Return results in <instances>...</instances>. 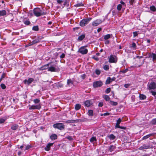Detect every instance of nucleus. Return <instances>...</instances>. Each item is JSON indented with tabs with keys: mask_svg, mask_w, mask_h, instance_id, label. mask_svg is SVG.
Instances as JSON below:
<instances>
[{
	"mask_svg": "<svg viewBox=\"0 0 156 156\" xmlns=\"http://www.w3.org/2000/svg\"><path fill=\"white\" fill-rule=\"evenodd\" d=\"M151 123L153 125H155L156 124V118L152 120Z\"/></svg>",
	"mask_w": 156,
	"mask_h": 156,
	"instance_id": "de8ad7c7",
	"label": "nucleus"
},
{
	"mask_svg": "<svg viewBox=\"0 0 156 156\" xmlns=\"http://www.w3.org/2000/svg\"><path fill=\"white\" fill-rule=\"evenodd\" d=\"M97 140L96 137L95 136L92 137L90 140V141L91 143H92L94 141H96Z\"/></svg>",
	"mask_w": 156,
	"mask_h": 156,
	"instance_id": "f704fd0d",
	"label": "nucleus"
},
{
	"mask_svg": "<svg viewBox=\"0 0 156 156\" xmlns=\"http://www.w3.org/2000/svg\"><path fill=\"white\" fill-rule=\"evenodd\" d=\"M110 114V113L109 112H106L104 113L103 114L101 115V116L104 115V116H106Z\"/></svg>",
	"mask_w": 156,
	"mask_h": 156,
	"instance_id": "052dcab7",
	"label": "nucleus"
},
{
	"mask_svg": "<svg viewBox=\"0 0 156 156\" xmlns=\"http://www.w3.org/2000/svg\"><path fill=\"white\" fill-rule=\"evenodd\" d=\"M19 127L18 125L17 124H15L12 126L11 129H12L15 130L17 129Z\"/></svg>",
	"mask_w": 156,
	"mask_h": 156,
	"instance_id": "393cba45",
	"label": "nucleus"
},
{
	"mask_svg": "<svg viewBox=\"0 0 156 156\" xmlns=\"http://www.w3.org/2000/svg\"><path fill=\"white\" fill-rule=\"evenodd\" d=\"M33 44H34V43H33V42L32 41V42H30V43H29L28 44V45L29 46H30L32 45Z\"/></svg>",
	"mask_w": 156,
	"mask_h": 156,
	"instance_id": "774afa93",
	"label": "nucleus"
},
{
	"mask_svg": "<svg viewBox=\"0 0 156 156\" xmlns=\"http://www.w3.org/2000/svg\"><path fill=\"white\" fill-rule=\"evenodd\" d=\"M86 76V75L85 74H83V75L80 76V77L82 79L84 80Z\"/></svg>",
	"mask_w": 156,
	"mask_h": 156,
	"instance_id": "864d4df0",
	"label": "nucleus"
},
{
	"mask_svg": "<svg viewBox=\"0 0 156 156\" xmlns=\"http://www.w3.org/2000/svg\"><path fill=\"white\" fill-rule=\"evenodd\" d=\"M150 10L153 12H155L156 11V8L154 5H152L150 6Z\"/></svg>",
	"mask_w": 156,
	"mask_h": 156,
	"instance_id": "72a5a7b5",
	"label": "nucleus"
},
{
	"mask_svg": "<svg viewBox=\"0 0 156 156\" xmlns=\"http://www.w3.org/2000/svg\"><path fill=\"white\" fill-rule=\"evenodd\" d=\"M85 36L84 34H82L77 39V40L79 41H81L83 40L85 37Z\"/></svg>",
	"mask_w": 156,
	"mask_h": 156,
	"instance_id": "aec40b11",
	"label": "nucleus"
},
{
	"mask_svg": "<svg viewBox=\"0 0 156 156\" xmlns=\"http://www.w3.org/2000/svg\"><path fill=\"white\" fill-rule=\"evenodd\" d=\"M108 136L110 140H113L115 139L116 138L115 136L112 134H111L110 135H109V136Z\"/></svg>",
	"mask_w": 156,
	"mask_h": 156,
	"instance_id": "7c9ffc66",
	"label": "nucleus"
},
{
	"mask_svg": "<svg viewBox=\"0 0 156 156\" xmlns=\"http://www.w3.org/2000/svg\"><path fill=\"white\" fill-rule=\"evenodd\" d=\"M84 6V5L82 3H78L77 4H76V5H74V7H80V6Z\"/></svg>",
	"mask_w": 156,
	"mask_h": 156,
	"instance_id": "58836bf2",
	"label": "nucleus"
},
{
	"mask_svg": "<svg viewBox=\"0 0 156 156\" xmlns=\"http://www.w3.org/2000/svg\"><path fill=\"white\" fill-rule=\"evenodd\" d=\"M53 127L55 129H57L60 130L65 129V125L62 123H56L53 125Z\"/></svg>",
	"mask_w": 156,
	"mask_h": 156,
	"instance_id": "f03ea898",
	"label": "nucleus"
},
{
	"mask_svg": "<svg viewBox=\"0 0 156 156\" xmlns=\"http://www.w3.org/2000/svg\"><path fill=\"white\" fill-rule=\"evenodd\" d=\"M111 80V78L110 77H108L106 80L105 84H109L112 82Z\"/></svg>",
	"mask_w": 156,
	"mask_h": 156,
	"instance_id": "4be33fe9",
	"label": "nucleus"
},
{
	"mask_svg": "<svg viewBox=\"0 0 156 156\" xmlns=\"http://www.w3.org/2000/svg\"><path fill=\"white\" fill-rule=\"evenodd\" d=\"M121 120L120 118H119L117 121L116 124H120L121 122Z\"/></svg>",
	"mask_w": 156,
	"mask_h": 156,
	"instance_id": "680f3d73",
	"label": "nucleus"
},
{
	"mask_svg": "<svg viewBox=\"0 0 156 156\" xmlns=\"http://www.w3.org/2000/svg\"><path fill=\"white\" fill-rule=\"evenodd\" d=\"M148 58H152V61L154 63H155L156 62V54L152 52L151 53H149L148 54Z\"/></svg>",
	"mask_w": 156,
	"mask_h": 156,
	"instance_id": "0eeeda50",
	"label": "nucleus"
},
{
	"mask_svg": "<svg viewBox=\"0 0 156 156\" xmlns=\"http://www.w3.org/2000/svg\"><path fill=\"white\" fill-rule=\"evenodd\" d=\"M122 8V6L121 4H119L117 6V9L118 11H120L121 9Z\"/></svg>",
	"mask_w": 156,
	"mask_h": 156,
	"instance_id": "c03bdc74",
	"label": "nucleus"
},
{
	"mask_svg": "<svg viewBox=\"0 0 156 156\" xmlns=\"http://www.w3.org/2000/svg\"><path fill=\"white\" fill-rule=\"evenodd\" d=\"M104 69L106 71H107L109 69V66L107 65H105L103 66Z\"/></svg>",
	"mask_w": 156,
	"mask_h": 156,
	"instance_id": "79ce46f5",
	"label": "nucleus"
},
{
	"mask_svg": "<svg viewBox=\"0 0 156 156\" xmlns=\"http://www.w3.org/2000/svg\"><path fill=\"white\" fill-rule=\"evenodd\" d=\"M51 63V62L47 64L44 65L43 66L39 68V69L40 70H44L46 69H48V66H49Z\"/></svg>",
	"mask_w": 156,
	"mask_h": 156,
	"instance_id": "ddd939ff",
	"label": "nucleus"
},
{
	"mask_svg": "<svg viewBox=\"0 0 156 156\" xmlns=\"http://www.w3.org/2000/svg\"><path fill=\"white\" fill-rule=\"evenodd\" d=\"M103 84V83L101 81H96L93 82V86L94 88L100 87Z\"/></svg>",
	"mask_w": 156,
	"mask_h": 156,
	"instance_id": "6e6552de",
	"label": "nucleus"
},
{
	"mask_svg": "<svg viewBox=\"0 0 156 156\" xmlns=\"http://www.w3.org/2000/svg\"><path fill=\"white\" fill-rule=\"evenodd\" d=\"M152 148V146L146 145L145 144H144L142 146L139 147L138 149L140 150H142L144 149H151Z\"/></svg>",
	"mask_w": 156,
	"mask_h": 156,
	"instance_id": "1a4fd4ad",
	"label": "nucleus"
},
{
	"mask_svg": "<svg viewBox=\"0 0 156 156\" xmlns=\"http://www.w3.org/2000/svg\"><path fill=\"white\" fill-rule=\"evenodd\" d=\"M135 0H130L129 3L131 5H133V3H135Z\"/></svg>",
	"mask_w": 156,
	"mask_h": 156,
	"instance_id": "6e6d98bb",
	"label": "nucleus"
},
{
	"mask_svg": "<svg viewBox=\"0 0 156 156\" xmlns=\"http://www.w3.org/2000/svg\"><path fill=\"white\" fill-rule=\"evenodd\" d=\"M103 105V103L102 102H100L98 103V106L99 107H102Z\"/></svg>",
	"mask_w": 156,
	"mask_h": 156,
	"instance_id": "0e129e2a",
	"label": "nucleus"
},
{
	"mask_svg": "<svg viewBox=\"0 0 156 156\" xmlns=\"http://www.w3.org/2000/svg\"><path fill=\"white\" fill-rule=\"evenodd\" d=\"M117 58L115 55H111L110 56L108 62L110 63H116L117 61Z\"/></svg>",
	"mask_w": 156,
	"mask_h": 156,
	"instance_id": "39448f33",
	"label": "nucleus"
},
{
	"mask_svg": "<svg viewBox=\"0 0 156 156\" xmlns=\"http://www.w3.org/2000/svg\"><path fill=\"white\" fill-rule=\"evenodd\" d=\"M66 138L67 139H68L69 140H73V139L72 138V136H68L66 137Z\"/></svg>",
	"mask_w": 156,
	"mask_h": 156,
	"instance_id": "3c124183",
	"label": "nucleus"
},
{
	"mask_svg": "<svg viewBox=\"0 0 156 156\" xmlns=\"http://www.w3.org/2000/svg\"><path fill=\"white\" fill-rule=\"evenodd\" d=\"M41 108V106L40 104H39L38 105H32L30 106L29 109L30 110H34V109H40Z\"/></svg>",
	"mask_w": 156,
	"mask_h": 156,
	"instance_id": "9d476101",
	"label": "nucleus"
},
{
	"mask_svg": "<svg viewBox=\"0 0 156 156\" xmlns=\"http://www.w3.org/2000/svg\"><path fill=\"white\" fill-rule=\"evenodd\" d=\"M67 83L68 85H69L70 83L73 84V82L71 79H69L67 80Z\"/></svg>",
	"mask_w": 156,
	"mask_h": 156,
	"instance_id": "e433bc0d",
	"label": "nucleus"
},
{
	"mask_svg": "<svg viewBox=\"0 0 156 156\" xmlns=\"http://www.w3.org/2000/svg\"><path fill=\"white\" fill-rule=\"evenodd\" d=\"M92 58L96 61H98L99 60V59L98 57H95L94 56H93L92 57Z\"/></svg>",
	"mask_w": 156,
	"mask_h": 156,
	"instance_id": "13d9d810",
	"label": "nucleus"
},
{
	"mask_svg": "<svg viewBox=\"0 0 156 156\" xmlns=\"http://www.w3.org/2000/svg\"><path fill=\"white\" fill-rule=\"evenodd\" d=\"M152 135H153V134L151 133V134H149L147 135L146 136H144L142 138V140H146V139L148 138H149V137H150L151 136H152Z\"/></svg>",
	"mask_w": 156,
	"mask_h": 156,
	"instance_id": "a878e982",
	"label": "nucleus"
},
{
	"mask_svg": "<svg viewBox=\"0 0 156 156\" xmlns=\"http://www.w3.org/2000/svg\"><path fill=\"white\" fill-rule=\"evenodd\" d=\"M111 90V89L110 87L107 88L105 90V92L107 94H108L110 93Z\"/></svg>",
	"mask_w": 156,
	"mask_h": 156,
	"instance_id": "49530a36",
	"label": "nucleus"
},
{
	"mask_svg": "<svg viewBox=\"0 0 156 156\" xmlns=\"http://www.w3.org/2000/svg\"><path fill=\"white\" fill-rule=\"evenodd\" d=\"M147 88L149 90L156 89V83L153 81L150 83H148L147 85Z\"/></svg>",
	"mask_w": 156,
	"mask_h": 156,
	"instance_id": "20e7f679",
	"label": "nucleus"
},
{
	"mask_svg": "<svg viewBox=\"0 0 156 156\" xmlns=\"http://www.w3.org/2000/svg\"><path fill=\"white\" fill-rule=\"evenodd\" d=\"M63 2V1L61 0H57V2L59 4H61V3Z\"/></svg>",
	"mask_w": 156,
	"mask_h": 156,
	"instance_id": "338daca9",
	"label": "nucleus"
},
{
	"mask_svg": "<svg viewBox=\"0 0 156 156\" xmlns=\"http://www.w3.org/2000/svg\"><path fill=\"white\" fill-rule=\"evenodd\" d=\"M130 85L131 84L129 83L125 84L124 85V87L126 88H128L130 86Z\"/></svg>",
	"mask_w": 156,
	"mask_h": 156,
	"instance_id": "5fc2aeb1",
	"label": "nucleus"
},
{
	"mask_svg": "<svg viewBox=\"0 0 156 156\" xmlns=\"http://www.w3.org/2000/svg\"><path fill=\"white\" fill-rule=\"evenodd\" d=\"M151 93L152 95L155 96L156 95V91H151Z\"/></svg>",
	"mask_w": 156,
	"mask_h": 156,
	"instance_id": "4d7b16f0",
	"label": "nucleus"
},
{
	"mask_svg": "<svg viewBox=\"0 0 156 156\" xmlns=\"http://www.w3.org/2000/svg\"><path fill=\"white\" fill-rule=\"evenodd\" d=\"M32 30H33L38 31L39 30V28L38 26H34L32 27Z\"/></svg>",
	"mask_w": 156,
	"mask_h": 156,
	"instance_id": "c756f323",
	"label": "nucleus"
},
{
	"mask_svg": "<svg viewBox=\"0 0 156 156\" xmlns=\"http://www.w3.org/2000/svg\"><path fill=\"white\" fill-rule=\"evenodd\" d=\"M6 14V12L5 10H2L0 11V16H4Z\"/></svg>",
	"mask_w": 156,
	"mask_h": 156,
	"instance_id": "b1692460",
	"label": "nucleus"
},
{
	"mask_svg": "<svg viewBox=\"0 0 156 156\" xmlns=\"http://www.w3.org/2000/svg\"><path fill=\"white\" fill-rule=\"evenodd\" d=\"M133 36L134 37L137 36L138 35L137 32V31L133 32Z\"/></svg>",
	"mask_w": 156,
	"mask_h": 156,
	"instance_id": "603ef678",
	"label": "nucleus"
},
{
	"mask_svg": "<svg viewBox=\"0 0 156 156\" xmlns=\"http://www.w3.org/2000/svg\"><path fill=\"white\" fill-rule=\"evenodd\" d=\"M139 98L140 100H143L146 99L147 97L145 95L143 94H140L139 95Z\"/></svg>",
	"mask_w": 156,
	"mask_h": 156,
	"instance_id": "412c9836",
	"label": "nucleus"
},
{
	"mask_svg": "<svg viewBox=\"0 0 156 156\" xmlns=\"http://www.w3.org/2000/svg\"><path fill=\"white\" fill-rule=\"evenodd\" d=\"M65 54L64 53H62V55L60 56V58H63L65 57Z\"/></svg>",
	"mask_w": 156,
	"mask_h": 156,
	"instance_id": "e2e57ef3",
	"label": "nucleus"
},
{
	"mask_svg": "<svg viewBox=\"0 0 156 156\" xmlns=\"http://www.w3.org/2000/svg\"><path fill=\"white\" fill-rule=\"evenodd\" d=\"M104 98L105 99V101H108L110 100V98L109 97L108 95H105Z\"/></svg>",
	"mask_w": 156,
	"mask_h": 156,
	"instance_id": "a19ab883",
	"label": "nucleus"
},
{
	"mask_svg": "<svg viewBox=\"0 0 156 156\" xmlns=\"http://www.w3.org/2000/svg\"><path fill=\"white\" fill-rule=\"evenodd\" d=\"M23 22L25 25L28 26L31 23L30 22L29 19H27L26 18H25L23 19Z\"/></svg>",
	"mask_w": 156,
	"mask_h": 156,
	"instance_id": "dca6fc26",
	"label": "nucleus"
},
{
	"mask_svg": "<svg viewBox=\"0 0 156 156\" xmlns=\"http://www.w3.org/2000/svg\"><path fill=\"white\" fill-rule=\"evenodd\" d=\"M33 102L35 104H38L40 103V101L39 99H36L33 100Z\"/></svg>",
	"mask_w": 156,
	"mask_h": 156,
	"instance_id": "ea45409f",
	"label": "nucleus"
},
{
	"mask_svg": "<svg viewBox=\"0 0 156 156\" xmlns=\"http://www.w3.org/2000/svg\"><path fill=\"white\" fill-rule=\"evenodd\" d=\"M31 147V146L30 145H28L26 147L25 150H28L29 149H30Z\"/></svg>",
	"mask_w": 156,
	"mask_h": 156,
	"instance_id": "bf43d9fd",
	"label": "nucleus"
},
{
	"mask_svg": "<svg viewBox=\"0 0 156 156\" xmlns=\"http://www.w3.org/2000/svg\"><path fill=\"white\" fill-rule=\"evenodd\" d=\"M81 105L79 104H76L75 107V109L76 110H78L80 109Z\"/></svg>",
	"mask_w": 156,
	"mask_h": 156,
	"instance_id": "5701e85b",
	"label": "nucleus"
},
{
	"mask_svg": "<svg viewBox=\"0 0 156 156\" xmlns=\"http://www.w3.org/2000/svg\"><path fill=\"white\" fill-rule=\"evenodd\" d=\"M119 124H118L116 123V125L115 126V128H120L121 126H119Z\"/></svg>",
	"mask_w": 156,
	"mask_h": 156,
	"instance_id": "69168bd1",
	"label": "nucleus"
},
{
	"mask_svg": "<svg viewBox=\"0 0 156 156\" xmlns=\"http://www.w3.org/2000/svg\"><path fill=\"white\" fill-rule=\"evenodd\" d=\"M91 19V18L83 19L80 21V25L81 27H84L87 24Z\"/></svg>",
	"mask_w": 156,
	"mask_h": 156,
	"instance_id": "7ed1b4c3",
	"label": "nucleus"
},
{
	"mask_svg": "<svg viewBox=\"0 0 156 156\" xmlns=\"http://www.w3.org/2000/svg\"><path fill=\"white\" fill-rule=\"evenodd\" d=\"M54 143H48L46 145V147H45V150L46 151H48L50 149L51 147L52 146Z\"/></svg>",
	"mask_w": 156,
	"mask_h": 156,
	"instance_id": "4468645a",
	"label": "nucleus"
},
{
	"mask_svg": "<svg viewBox=\"0 0 156 156\" xmlns=\"http://www.w3.org/2000/svg\"><path fill=\"white\" fill-rule=\"evenodd\" d=\"M88 115L89 116H93L94 115V113L93 111L91 110H89L88 111Z\"/></svg>",
	"mask_w": 156,
	"mask_h": 156,
	"instance_id": "473e14b6",
	"label": "nucleus"
},
{
	"mask_svg": "<svg viewBox=\"0 0 156 156\" xmlns=\"http://www.w3.org/2000/svg\"><path fill=\"white\" fill-rule=\"evenodd\" d=\"M84 104L85 106L87 107L90 106L91 105V101L90 100L85 101L84 102Z\"/></svg>",
	"mask_w": 156,
	"mask_h": 156,
	"instance_id": "a211bd4d",
	"label": "nucleus"
},
{
	"mask_svg": "<svg viewBox=\"0 0 156 156\" xmlns=\"http://www.w3.org/2000/svg\"><path fill=\"white\" fill-rule=\"evenodd\" d=\"M34 80V79L32 78H29L27 80L26 79L25 80L23 81V83L25 84H27L28 85H29Z\"/></svg>",
	"mask_w": 156,
	"mask_h": 156,
	"instance_id": "f8f14e48",
	"label": "nucleus"
},
{
	"mask_svg": "<svg viewBox=\"0 0 156 156\" xmlns=\"http://www.w3.org/2000/svg\"><path fill=\"white\" fill-rule=\"evenodd\" d=\"M85 46L81 47L79 49L78 52L82 55L86 54L88 52V50L87 49H85Z\"/></svg>",
	"mask_w": 156,
	"mask_h": 156,
	"instance_id": "423d86ee",
	"label": "nucleus"
},
{
	"mask_svg": "<svg viewBox=\"0 0 156 156\" xmlns=\"http://www.w3.org/2000/svg\"><path fill=\"white\" fill-rule=\"evenodd\" d=\"M79 119L68 120L66 121V123H77L79 122Z\"/></svg>",
	"mask_w": 156,
	"mask_h": 156,
	"instance_id": "2eb2a0df",
	"label": "nucleus"
},
{
	"mask_svg": "<svg viewBox=\"0 0 156 156\" xmlns=\"http://www.w3.org/2000/svg\"><path fill=\"white\" fill-rule=\"evenodd\" d=\"M128 68H126L124 70H120V71H119V72L123 73H125L128 71Z\"/></svg>",
	"mask_w": 156,
	"mask_h": 156,
	"instance_id": "37998d69",
	"label": "nucleus"
},
{
	"mask_svg": "<svg viewBox=\"0 0 156 156\" xmlns=\"http://www.w3.org/2000/svg\"><path fill=\"white\" fill-rule=\"evenodd\" d=\"M111 35H112V34H106L104 36V39L105 40H107L110 38Z\"/></svg>",
	"mask_w": 156,
	"mask_h": 156,
	"instance_id": "2f4dec72",
	"label": "nucleus"
},
{
	"mask_svg": "<svg viewBox=\"0 0 156 156\" xmlns=\"http://www.w3.org/2000/svg\"><path fill=\"white\" fill-rule=\"evenodd\" d=\"M110 104L113 106H116L118 105V103L117 102L110 101H109Z\"/></svg>",
	"mask_w": 156,
	"mask_h": 156,
	"instance_id": "bb28decb",
	"label": "nucleus"
},
{
	"mask_svg": "<svg viewBox=\"0 0 156 156\" xmlns=\"http://www.w3.org/2000/svg\"><path fill=\"white\" fill-rule=\"evenodd\" d=\"M33 12L35 16L39 17L41 15H45L46 13L42 11L39 8H36L33 10Z\"/></svg>",
	"mask_w": 156,
	"mask_h": 156,
	"instance_id": "f257e3e1",
	"label": "nucleus"
},
{
	"mask_svg": "<svg viewBox=\"0 0 156 156\" xmlns=\"http://www.w3.org/2000/svg\"><path fill=\"white\" fill-rule=\"evenodd\" d=\"M48 71H51L52 72H56V69L54 66H51L49 67H48Z\"/></svg>",
	"mask_w": 156,
	"mask_h": 156,
	"instance_id": "f3484780",
	"label": "nucleus"
},
{
	"mask_svg": "<svg viewBox=\"0 0 156 156\" xmlns=\"http://www.w3.org/2000/svg\"><path fill=\"white\" fill-rule=\"evenodd\" d=\"M115 148V147L113 145H112L110 146H109L108 147V150L109 151H110L111 152H112V151H113Z\"/></svg>",
	"mask_w": 156,
	"mask_h": 156,
	"instance_id": "cd10ccee",
	"label": "nucleus"
},
{
	"mask_svg": "<svg viewBox=\"0 0 156 156\" xmlns=\"http://www.w3.org/2000/svg\"><path fill=\"white\" fill-rule=\"evenodd\" d=\"M101 73V71L99 69H96L95 71V73L98 75H99Z\"/></svg>",
	"mask_w": 156,
	"mask_h": 156,
	"instance_id": "a18cd8bd",
	"label": "nucleus"
},
{
	"mask_svg": "<svg viewBox=\"0 0 156 156\" xmlns=\"http://www.w3.org/2000/svg\"><path fill=\"white\" fill-rule=\"evenodd\" d=\"M40 39L38 38L37 39H36L35 40H34L33 41H32L33 43H34V44L38 43L40 42Z\"/></svg>",
	"mask_w": 156,
	"mask_h": 156,
	"instance_id": "c85d7f7f",
	"label": "nucleus"
},
{
	"mask_svg": "<svg viewBox=\"0 0 156 156\" xmlns=\"http://www.w3.org/2000/svg\"><path fill=\"white\" fill-rule=\"evenodd\" d=\"M130 47L133 48L134 49H136L137 46L136 43L134 42H133Z\"/></svg>",
	"mask_w": 156,
	"mask_h": 156,
	"instance_id": "4c0bfd02",
	"label": "nucleus"
},
{
	"mask_svg": "<svg viewBox=\"0 0 156 156\" xmlns=\"http://www.w3.org/2000/svg\"><path fill=\"white\" fill-rule=\"evenodd\" d=\"M57 136L55 134H52L50 136V138L52 140H56L57 139Z\"/></svg>",
	"mask_w": 156,
	"mask_h": 156,
	"instance_id": "6ab92c4d",
	"label": "nucleus"
},
{
	"mask_svg": "<svg viewBox=\"0 0 156 156\" xmlns=\"http://www.w3.org/2000/svg\"><path fill=\"white\" fill-rule=\"evenodd\" d=\"M6 118L4 117V118H1L0 119V124L4 123L6 120Z\"/></svg>",
	"mask_w": 156,
	"mask_h": 156,
	"instance_id": "c9c22d12",
	"label": "nucleus"
},
{
	"mask_svg": "<svg viewBox=\"0 0 156 156\" xmlns=\"http://www.w3.org/2000/svg\"><path fill=\"white\" fill-rule=\"evenodd\" d=\"M102 23V21L100 19H97L94 20L92 23V25L93 27H95L98 26Z\"/></svg>",
	"mask_w": 156,
	"mask_h": 156,
	"instance_id": "9b49d317",
	"label": "nucleus"
},
{
	"mask_svg": "<svg viewBox=\"0 0 156 156\" xmlns=\"http://www.w3.org/2000/svg\"><path fill=\"white\" fill-rule=\"evenodd\" d=\"M5 73H3L1 76V78L0 79V82H1L2 79L5 77Z\"/></svg>",
	"mask_w": 156,
	"mask_h": 156,
	"instance_id": "09e8293b",
	"label": "nucleus"
},
{
	"mask_svg": "<svg viewBox=\"0 0 156 156\" xmlns=\"http://www.w3.org/2000/svg\"><path fill=\"white\" fill-rule=\"evenodd\" d=\"M0 86L2 89H5L6 88V87L5 85L3 83H1Z\"/></svg>",
	"mask_w": 156,
	"mask_h": 156,
	"instance_id": "8fccbe9b",
	"label": "nucleus"
}]
</instances>
